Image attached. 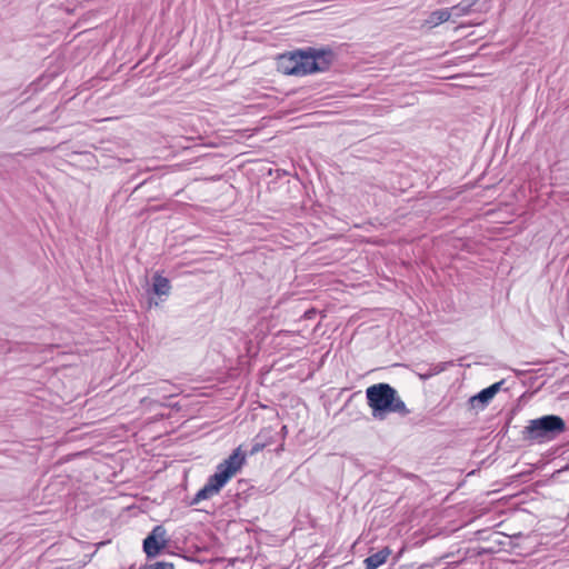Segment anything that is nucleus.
<instances>
[{
    "instance_id": "dca6fc26",
    "label": "nucleus",
    "mask_w": 569,
    "mask_h": 569,
    "mask_svg": "<svg viewBox=\"0 0 569 569\" xmlns=\"http://www.w3.org/2000/svg\"><path fill=\"white\" fill-rule=\"evenodd\" d=\"M433 377L432 372L430 370L427 369L426 372L423 373H420V378L423 379V380H427L429 378Z\"/></svg>"
},
{
    "instance_id": "f3484780",
    "label": "nucleus",
    "mask_w": 569,
    "mask_h": 569,
    "mask_svg": "<svg viewBox=\"0 0 569 569\" xmlns=\"http://www.w3.org/2000/svg\"><path fill=\"white\" fill-rule=\"evenodd\" d=\"M149 305H150V306H152V305L158 306V305H159V302H158V301H153L152 299H150Z\"/></svg>"
},
{
    "instance_id": "0eeeda50",
    "label": "nucleus",
    "mask_w": 569,
    "mask_h": 569,
    "mask_svg": "<svg viewBox=\"0 0 569 569\" xmlns=\"http://www.w3.org/2000/svg\"><path fill=\"white\" fill-rule=\"evenodd\" d=\"M152 291L159 298L168 297L171 291L170 280L160 273H156L152 278Z\"/></svg>"
},
{
    "instance_id": "2eb2a0df",
    "label": "nucleus",
    "mask_w": 569,
    "mask_h": 569,
    "mask_svg": "<svg viewBox=\"0 0 569 569\" xmlns=\"http://www.w3.org/2000/svg\"><path fill=\"white\" fill-rule=\"evenodd\" d=\"M267 446V443L261 440V435H258L254 439H253V443L251 446V449L249 451V453L252 456V455H256L258 453L259 451H261L264 447Z\"/></svg>"
},
{
    "instance_id": "9b49d317",
    "label": "nucleus",
    "mask_w": 569,
    "mask_h": 569,
    "mask_svg": "<svg viewBox=\"0 0 569 569\" xmlns=\"http://www.w3.org/2000/svg\"><path fill=\"white\" fill-rule=\"evenodd\" d=\"M451 17H452V12H450V9L443 8V9H439V10L431 12L429 22L435 26H438V24H441V23L448 21Z\"/></svg>"
},
{
    "instance_id": "f03ea898",
    "label": "nucleus",
    "mask_w": 569,
    "mask_h": 569,
    "mask_svg": "<svg viewBox=\"0 0 569 569\" xmlns=\"http://www.w3.org/2000/svg\"><path fill=\"white\" fill-rule=\"evenodd\" d=\"M366 398L375 418L383 419L388 412H397L401 416L409 413L406 403L389 383L381 382L370 386L366 390Z\"/></svg>"
},
{
    "instance_id": "423d86ee",
    "label": "nucleus",
    "mask_w": 569,
    "mask_h": 569,
    "mask_svg": "<svg viewBox=\"0 0 569 569\" xmlns=\"http://www.w3.org/2000/svg\"><path fill=\"white\" fill-rule=\"evenodd\" d=\"M503 380L492 383L469 399L472 408L483 409L501 389Z\"/></svg>"
},
{
    "instance_id": "6e6552de",
    "label": "nucleus",
    "mask_w": 569,
    "mask_h": 569,
    "mask_svg": "<svg viewBox=\"0 0 569 569\" xmlns=\"http://www.w3.org/2000/svg\"><path fill=\"white\" fill-rule=\"evenodd\" d=\"M390 555L389 548H383L365 559L366 569H377L382 566Z\"/></svg>"
},
{
    "instance_id": "20e7f679",
    "label": "nucleus",
    "mask_w": 569,
    "mask_h": 569,
    "mask_svg": "<svg viewBox=\"0 0 569 569\" xmlns=\"http://www.w3.org/2000/svg\"><path fill=\"white\" fill-rule=\"evenodd\" d=\"M244 463L246 453L241 447H238L227 459L217 466L216 472L209 476L206 485L217 495L241 470Z\"/></svg>"
},
{
    "instance_id": "f257e3e1",
    "label": "nucleus",
    "mask_w": 569,
    "mask_h": 569,
    "mask_svg": "<svg viewBox=\"0 0 569 569\" xmlns=\"http://www.w3.org/2000/svg\"><path fill=\"white\" fill-rule=\"evenodd\" d=\"M335 60L332 49L309 47L280 56L278 70L283 74L303 77L328 71Z\"/></svg>"
},
{
    "instance_id": "39448f33",
    "label": "nucleus",
    "mask_w": 569,
    "mask_h": 569,
    "mask_svg": "<svg viewBox=\"0 0 569 569\" xmlns=\"http://www.w3.org/2000/svg\"><path fill=\"white\" fill-rule=\"evenodd\" d=\"M168 545L167 530L163 526L153 527L151 532L143 539L142 548L147 558L157 557Z\"/></svg>"
},
{
    "instance_id": "4468645a",
    "label": "nucleus",
    "mask_w": 569,
    "mask_h": 569,
    "mask_svg": "<svg viewBox=\"0 0 569 569\" xmlns=\"http://www.w3.org/2000/svg\"><path fill=\"white\" fill-rule=\"evenodd\" d=\"M453 363L451 361H447V362H438V363H435V365H431L428 370H430L432 372L433 376H437L441 372H443L445 370L448 369V367L452 366Z\"/></svg>"
},
{
    "instance_id": "f8f14e48",
    "label": "nucleus",
    "mask_w": 569,
    "mask_h": 569,
    "mask_svg": "<svg viewBox=\"0 0 569 569\" xmlns=\"http://www.w3.org/2000/svg\"><path fill=\"white\" fill-rule=\"evenodd\" d=\"M216 493L204 483V486L194 495L191 500V505H197L201 500L209 499L213 497Z\"/></svg>"
},
{
    "instance_id": "1a4fd4ad",
    "label": "nucleus",
    "mask_w": 569,
    "mask_h": 569,
    "mask_svg": "<svg viewBox=\"0 0 569 569\" xmlns=\"http://www.w3.org/2000/svg\"><path fill=\"white\" fill-rule=\"evenodd\" d=\"M151 396H158L162 399H168L178 395L177 388L168 381H162L160 385L150 389Z\"/></svg>"
},
{
    "instance_id": "7ed1b4c3",
    "label": "nucleus",
    "mask_w": 569,
    "mask_h": 569,
    "mask_svg": "<svg viewBox=\"0 0 569 569\" xmlns=\"http://www.w3.org/2000/svg\"><path fill=\"white\" fill-rule=\"evenodd\" d=\"M566 430V422L560 416L547 415L528 421L522 431L525 440L542 443L556 439Z\"/></svg>"
},
{
    "instance_id": "9d476101",
    "label": "nucleus",
    "mask_w": 569,
    "mask_h": 569,
    "mask_svg": "<svg viewBox=\"0 0 569 569\" xmlns=\"http://www.w3.org/2000/svg\"><path fill=\"white\" fill-rule=\"evenodd\" d=\"M477 3V0H462L458 4L452 6L450 12L452 17L460 18L471 12L472 7Z\"/></svg>"
},
{
    "instance_id": "ddd939ff",
    "label": "nucleus",
    "mask_w": 569,
    "mask_h": 569,
    "mask_svg": "<svg viewBox=\"0 0 569 569\" xmlns=\"http://www.w3.org/2000/svg\"><path fill=\"white\" fill-rule=\"evenodd\" d=\"M139 569H174V566L169 561H156L141 566Z\"/></svg>"
}]
</instances>
